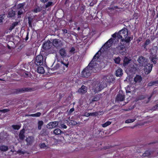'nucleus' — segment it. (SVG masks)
Instances as JSON below:
<instances>
[{
	"label": "nucleus",
	"mask_w": 158,
	"mask_h": 158,
	"mask_svg": "<svg viewBox=\"0 0 158 158\" xmlns=\"http://www.w3.org/2000/svg\"><path fill=\"white\" fill-rule=\"evenodd\" d=\"M126 43L121 41L120 44L116 47L115 49L117 53L123 55L126 53Z\"/></svg>",
	"instance_id": "7ed1b4c3"
},
{
	"label": "nucleus",
	"mask_w": 158,
	"mask_h": 158,
	"mask_svg": "<svg viewBox=\"0 0 158 158\" xmlns=\"http://www.w3.org/2000/svg\"><path fill=\"white\" fill-rule=\"evenodd\" d=\"M23 11L22 10H20L19 11H18V16L19 17L21 15L23 14Z\"/></svg>",
	"instance_id": "8fccbe9b"
},
{
	"label": "nucleus",
	"mask_w": 158,
	"mask_h": 158,
	"mask_svg": "<svg viewBox=\"0 0 158 158\" xmlns=\"http://www.w3.org/2000/svg\"><path fill=\"white\" fill-rule=\"evenodd\" d=\"M52 44L56 48L61 47L62 45V42L60 40L58 39H55L53 40Z\"/></svg>",
	"instance_id": "9d476101"
},
{
	"label": "nucleus",
	"mask_w": 158,
	"mask_h": 158,
	"mask_svg": "<svg viewBox=\"0 0 158 158\" xmlns=\"http://www.w3.org/2000/svg\"><path fill=\"white\" fill-rule=\"evenodd\" d=\"M74 110V109L73 107L72 108L70 109L69 110V114H71L72 113Z\"/></svg>",
	"instance_id": "13d9d810"
},
{
	"label": "nucleus",
	"mask_w": 158,
	"mask_h": 158,
	"mask_svg": "<svg viewBox=\"0 0 158 158\" xmlns=\"http://www.w3.org/2000/svg\"><path fill=\"white\" fill-rule=\"evenodd\" d=\"M158 60L157 55L155 54L152 55L151 58V61H152L154 64L156 63V61Z\"/></svg>",
	"instance_id": "5701e85b"
},
{
	"label": "nucleus",
	"mask_w": 158,
	"mask_h": 158,
	"mask_svg": "<svg viewBox=\"0 0 158 158\" xmlns=\"http://www.w3.org/2000/svg\"><path fill=\"white\" fill-rule=\"evenodd\" d=\"M18 23H19L18 22H15L12 23L9 28V30L10 31H12L15 26L18 25Z\"/></svg>",
	"instance_id": "bb28decb"
},
{
	"label": "nucleus",
	"mask_w": 158,
	"mask_h": 158,
	"mask_svg": "<svg viewBox=\"0 0 158 158\" xmlns=\"http://www.w3.org/2000/svg\"><path fill=\"white\" fill-rule=\"evenodd\" d=\"M41 2L43 3L47 2L49 0H40Z\"/></svg>",
	"instance_id": "338daca9"
},
{
	"label": "nucleus",
	"mask_w": 158,
	"mask_h": 158,
	"mask_svg": "<svg viewBox=\"0 0 158 158\" xmlns=\"http://www.w3.org/2000/svg\"><path fill=\"white\" fill-rule=\"evenodd\" d=\"M24 134L25 129L23 128L20 131L19 135V138L20 140L23 141L25 137Z\"/></svg>",
	"instance_id": "f3484780"
},
{
	"label": "nucleus",
	"mask_w": 158,
	"mask_h": 158,
	"mask_svg": "<svg viewBox=\"0 0 158 158\" xmlns=\"http://www.w3.org/2000/svg\"><path fill=\"white\" fill-rule=\"evenodd\" d=\"M59 53L62 58H64L66 56V50L64 48H62L60 50Z\"/></svg>",
	"instance_id": "6ab92c4d"
},
{
	"label": "nucleus",
	"mask_w": 158,
	"mask_h": 158,
	"mask_svg": "<svg viewBox=\"0 0 158 158\" xmlns=\"http://www.w3.org/2000/svg\"><path fill=\"white\" fill-rule=\"evenodd\" d=\"M44 62L43 56L41 55H39L36 56L35 61V64L37 65H43Z\"/></svg>",
	"instance_id": "1a4fd4ad"
},
{
	"label": "nucleus",
	"mask_w": 158,
	"mask_h": 158,
	"mask_svg": "<svg viewBox=\"0 0 158 158\" xmlns=\"http://www.w3.org/2000/svg\"><path fill=\"white\" fill-rule=\"evenodd\" d=\"M111 123V122L108 121L103 124L102 126L103 127H105L110 125Z\"/></svg>",
	"instance_id": "c9c22d12"
},
{
	"label": "nucleus",
	"mask_w": 158,
	"mask_h": 158,
	"mask_svg": "<svg viewBox=\"0 0 158 158\" xmlns=\"http://www.w3.org/2000/svg\"><path fill=\"white\" fill-rule=\"evenodd\" d=\"M52 43L50 40H48L43 43L42 47L44 50L49 49L52 47Z\"/></svg>",
	"instance_id": "ddd939ff"
},
{
	"label": "nucleus",
	"mask_w": 158,
	"mask_h": 158,
	"mask_svg": "<svg viewBox=\"0 0 158 158\" xmlns=\"http://www.w3.org/2000/svg\"><path fill=\"white\" fill-rule=\"evenodd\" d=\"M75 50V49L74 47H72L70 51V52H74Z\"/></svg>",
	"instance_id": "0e129e2a"
},
{
	"label": "nucleus",
	"mask_w": 158,
	"mask_h": 158,
	"mask_svg": "<svg viewBox=\"0 0 158 158\" xmlns=\"http://www.w3.org/2000/svg\"><path fill=\"white\" fill-rule=\"evenodd\" d=\"M113 42V39L112 38H110L106 42V44L109 43L111 45Z\"/></svg>",
	"instance_id": "49530a36"
},
{
	"label": "nucleus",
	"mask_w": 158,
	"mask_h": 158,
	"mask_svg": "<svg viewBox=\"0 0 158 158\" xmlns=\"http://www.w3.org/2000/svg\"><path fill=\"white\" fill-rule=\"evenodd\" d=\"M61 132V131L59 128L55 129L53 131L54 134L56 135H60Z\"/></svg>",
	"instance_id": "cd10ccee"
},
{
	"label": "nucleus",
	"mask_w": 158,
	"mask_h": 158,
	"mask_svg": "<svg viewBox=\"0 0 158 158\" xmlns=\"http://www.w3.org/2000/svg\"><path fill=\"white\" fill-rule=\"evenodd\" d=\"M148 45L146 44L145 43H144L143 44L142 46V47L143 48V49L147 51L148 50V49L147 48V46Z\"/></svg>",
	"instance_id": "09e8293b"
},
{
	"label": "nucleus",
	"mask_w": 158,
	"mask_h": 158,
	"mask_svg": "<svg viewBox=\"0 0 158 158\" xmlns=\"http://www.w3.org/2000/svg\"><path fill=\"white\" fill-rule=\"evenodd\" d=\"M154 85V84L153 82V81H151L148 83V86H151Z\"/></svg>",
	"instance_id": "5fc2aeb1"
},
{
	"label": "nucleus",
	"mask_w": 158,
	"mask_h": 158,
	"mask_svg": "<svg viewBox=\"0 0 158 158\" xmlns=\"http://www.w3.org/2000/svg\"><path fill=\"white\" fill-rule=\"evenodd\" d=\"M4 15H0V24H2L3 20L4 19L3 16Z\"/></svg>",
	"instance_id": "de8ad7c7"
},
{
	"label": "nucleus",
	"mask_w": 158,
	"mask_h": 158,
	"mask_svg": "<svg viewBox=\"0 0 158 158\" xmlns=\"http://www.w3.org/2000/svg\"><path fill=\"white\" fill-rule=\"evenodd\" d=\"M135 84L128 85L126 88V92L127 93H131L132 94L137 96L138 94V88H136Z\"/></svg>",
	"instance_id": "20e7f679"
},
{
	"label": "nucleus",
	"mask_w": 158,
	"mask_h": 158,
	"mask_svg": "<svg viewBox=\"0 0 158 158\" xmlns=\"http://www.w3.org/2000/svg\"><path fill=\"white\" fill-rule=\"evenodd\" d=\"M28 39V33H27L25 38V40L27 41Z\"/></svg>",
	"instance_id": "774afa93"
},
{
	"label": "nucleus",
	"mask_w": 158,
	"mask_h": 158,
	"mask_svg": "<svg viewBox=\"0 0 158 158\" xmlns=\"http://www.w3.org/2000/svg\"><path fill=\"white\" fill-rule=\"evenodd\" d=\"M27 18L28 19L29 26L30 27L32 28V22L33 21L34 18L32 16H30L28 17Z\"/></svg>",
	"instance_id": "4be33fe9"
},
{
	"label": "nucleus",
	"mask_w": 158,
	"mask_h": 158,
	"mask_svg": "<svg viewBox=\"0 0 158 158\" xmlns=\"http://www.w3.org/2000/svg\"><path fill=\"white\" fill-rule=\"evenodd\" d=\"M34 140V137L32 136H29L26 139L27 145H31L33 143Z\"/></svg>",
	"instance_id": "a211bd4d"
},
{
	"label": "nucleus",
	"mask_w": 158,
	"mask_h": 158,
	"mask_svg": "<svg viewBox=\"0 0 158 158\" xmlns=\"http://www.w3.org/2000/svg\"><path fill=\"white\" fill-rule=\"evenodd\" d=\"M101 69L98 64H92L90 62L88 65L81 72V75L83 77H88L90 76L92 73H95Z\"/></svg>",
	"instance_id": "f257e3e1"
},
{
	"label": "nucleus",
	"mask_w": 158,
	"mask_h": 158,
	"mask_svg": "<svg viewBox=\"0 0 158 158\" xmlns=\"http://www.w3.org/2000/svg\"><path fill=\"white\" fill-rule=\"evenodd\" d=\"M144 67V73H142V76L143 77H146L147 74H149L152 70L153 67L152 64L148 63L143 66Z\"/></svg>",
	"instance_id": "39448f33"
},
{
	"label": "nucleus",
	"mask_w": 158,
	"mask_h": 158,
	"mask_svg": "<svg viewBox=\"0 0 158 158\" xmlns=\"http://www.w3.org/2000/svg\"><path fill=\"white\" fill-rule=\"evenodd\" d=\"M63 33L64 34H66L67 33V30L66 29H64L62 30Z\"/></svg>",
	"instance_id": "e2e57ef3"
},
{
	"label": "nucleus",
	"mask_w": 158,
	"mask_h": 158,
	"mask_svg": "<svg viewBox=\"0 0 158 158\" xmlns=\"http://www.w3.org/2000/svg\"><path fill=\"white\" fill-rule=\"evenodd\" d=\"M15 14V12L13 10H11L8 12V17H14Z\"/></svg>",
	"instance_id": "393cba45"
},
{
	"label": "nucleus",
	"mask_w": 158,
	"mask_h": 158,
	"mask_svg": "<svg viewBox=\"0 0 158 158\" xmlns=\"http://www.w3.org/2000/svg\"><path fill=\"white\" fill-rule=\"evenodd\" d=\"M137 70L136 68L133 65H131L127 68L126 71L129 74H133L135 73Z\"/></svg>",
	"instance_id": "9b49d317"
},
{
	"label": "nucleus",
	"mask_w": 158,
	"mask_h": 158,
	"mask_svg": "<svg viewBox=\"0 0 158 158\" xmlns=\"http://www.w3.org/2000/svg\"><path fill=\"white\" fill-rule=\"evenodd\" d=\"M139 100H141L144 99L145 97L143 96L139 95Z\"/></svg>",
	"instance_id": "bf43d9fd"
},
{
	"label": "nucleus",
	"mask_w": 158,
	"mask_h": 158,
	"mask_svg": "<svg viewBox=\"0 0 158 158\" xmlns=\"http://www.w3.org/2000/svg\"><path fill=\"white\" fill-rule=\"evenodd\" d=\"M90 116V113L86 112L84 113V116L88 117Z\"/></svg>",
	"instance_id": "052dcab7"
},
{
	"label": "nucleus",
	"mask_w": 158,
	"mask_h": 158,
	"mask_svg": "<svg viewBox=\"0 0 158 158\" xmlns=\"http://www.w3.org/2000/svg\"><path fill=\"white\" fill-rule=\"evenodd\" d=\"M97 113L95 112L93 113H90V116H95Z\"/></svg>",
	"instance_id": "680f3d73"
},
{
	"label": "nucleus",
	"mask_w": 158,
	"mask_h": 158,
	"mask_svg": "<svg viewBox=\"0 0 158 158\" xmlns=\"http://www.w3.org/2000/svg\"><path fill=\"white\" fill-rule=\"evenodd\" d=\"M58 122L57 121H54L48 123L46 126L47 128L49 129L53 128L57 126L58 124Z\"/></svg>",
	"instance_id": "4468645a"
},
{
	"label": "nucleus",
	"mask_w": 158,
	"mask_h": 158,
	"mask_svg": "<svg viewBox=\"0 0 158 158\" xmlns=\"http://www.w3.org/2000/svg\"><path fill=\"white\" fill-rule=\"evenodd\" d=\"M39 146L41 148H44L46 147V146L45 143H42L39 144Z\"/></svg>",
	"instance_id": "37998d69"
},
{
	"label": "nucleus",
	"mask_w": 158,
	"mask_h": 158,
	"mask_svg": "<svg viewBox=\"0 0 158 158\" xmlns=\"http://www.w3.org/2000/svg\"><path fill=\"white\" fill-rule=\"evenodd\" d=\"M10 111L9 109H5L2 110H0V112H2L3 113H5Z\"/></svg>",
	"instance_id": "ea45409f"
},
{
	"label": "nucleus",
	"mask_w": 158,
	"mask_h": 158,
	"mask_svg": "<svg viewBox=\"0 0 158 158\" xmlns=\"http://www.w3.org/2000/svg\"><path fill=\"white\" fill-rule=\"evenodd\" d=\"M135 120V119H128L126 120L125 123H130L134 122Z\"/></svg>",
	"instance_id": "58836bf2"
},
{
	"label": "nucleus",
	"mask_w": 158,
	"mask_h": 158,
	"mask_svg": "<svg viewBox=\"0 0 158 158\" xmlns=\"http://www.w3.org/2000/svg\"><path fill=\"white\" fill-rule=\"evenodd\" d=\"M8 149V147L4 145L0 146V150L2 151L5 152Z\"/></svg>",
	"instance_id": "a878e982"
},
{
	"label": "nucleus",
	"mask_w": 158,
	"mask_h": 158,
	"mask_svg": "<svg viewBox=\"0 0 158 158\" xmlns=\"http://www.w3.org/2000/svg\"><path fill=\"white\" fill-rule=\"evenodd\" d=\"M60 127L64 128V129H66L67 127V126L65 124H64V123H62L60 124Z\"/></svg>",
	"instance_id": "864d4df0"
},
{
	"label": "nucleus",
	"mask_w": 158,
	"mask_h": 158,
	"mask_svg": "<svg viewBox=\"0 0 158 158\" xmlns=\"http://www.w3.org/2000/svg\"><path fill=\"white\" fill-rule=\"evenodd\" d=\"M151 154V152L148 150L146 151L143 154V156L144 157L149 156Z\"/></svg>",
	"instance_id": "473e14b6"
},
{
	"label": "nucleus",
	"mask_w": 158,
	"mask_h": 158,
	"mask_svg": "<svg viewBox=\"0 0 158 158\" xmlns=\"http://www.w3.org/2000/svg\"><path fill=\"white\" fill-rule=\"evenodd\" d=\"M60 67V64L59 63H57L55 65V66H54L51 69L53 71H54L55 70H56Z\"/></svg>",
	"instance_id": "2f4dec72"
},
{
	"label": "nucleus",
	"mask_w": 158,
	"mask_h": 158,
	"mask_svg": "<svg viewBox=\"0 0 158 158\" xmlns=\"http://www.w3.org/2000/svg\"><path fill=\"white\" fill-rule=\"evenodd\" d=\"M118 33L115 32L112 35V36L114 38H115L117 37L118 38Z\"/></svg>",
	"instance_id": "3c124183"
},
{
	"label": "nucleus",
	"mask_w": 158,
	"mask_h": 158,
	"mask_svg": "<svg viewBox=\"0 0 158 158\" xmlns=\"http://www.w3.org/2000/svg\"><path fill=\"white\" fill-rule=\"evenodd\" d=\"M53 5V3L52 2H48L45 5L46 8H48L49 7L52 6Z\"/></svg>",
	"instance_id": "4c0bfd02"
},
{
	"label": "nucleus",
	"mask_w": 158,
	"mask_h": 158,
	"mask_svg": "<svg viewBox=\"0 0 158 158\" xmlns=\"http://www.w3.org/2000/svg\"><path fill=\"white\" fill-rule=\"evenodd\" d=\"M128 31L126 28H124L118 32V38L121 39V41L126 43L130 42L132 38L128 36Z\"/></svg>",
	"instance_id": "f03ea898"
},
{
	"label": "nucleus",
	"mask_w": 158,
	"mask_h": 158,
	"mask_svg": "<svg viewBox=\"0 0 158 158\" xmlns=\"http://www.w3.org/2000/svg\"><path fill=\"white\" fill-rule=\"evenodd\" d=\"M131 61V59H130L128 58L127 57H125L123 60V66L124 67L126 66Z\"/></svg>",
	"instance_id": "412c9836"
},
{
	"label": "nucleus",
	"mask_w": 158,
	"mask_h": 158,
	"mask_svg": "<svg viewBox=\"0 0 158 158\" xmlns=\"http://www.w3.org/2000/svg\"><path fill=\"white\" fill-rule=\"evenodd\" d=\"M79 8L82 11V13H83L85 9V6L83 4H81L79 6Z\"/></svg>",
	"instance_id": "c756f323"
},
{
	"label": "nucleus",
	"mask_w": 158,
	"mask_h": 158,
	"mask_svg": "<svg viewBox=\"0 0 158 158\" xmlns=\"http://www.w3.org/2000/svg\"><path fill=\"white\" fill-rule=\"evenodd\" d=\"M142 79L141 75H139V83H140L142 81Z\"/></svg>",
	"instance_id": "69168bd1"
},
{
	"label": "nucleus",
	"mask_w": 158,
	"mask_h": 158,
	"mask_svg": "<svg viewBox=\"0 0 158 158\" xmlns=\"http://www.w3.org/2000/svg\"><path fill=\"white\" fill-rule=\"evenodd\" d=\"M69 123L73 125H75L77 124V123L76 121L73 120H71Z\"/></svg>",
	"instance_id": "a19ab883"
},
{
	"label": "nucleus",
	"mask_w": 158,
	"mask_h": 158,
	"mask_svg": "<svg viewBox=\"0 0 158 158\" xmlns=\"http://www.w3.org/2000/svg\"><path fill=\"white\" fill-rule=\"evenodd\" d=\"M12 127L15 130H18L21 128V126L16 125H12Z\"/></svg>",
	"instance_id": "e433bc0d"
},
{
	"label": "nucleus",
	"mask_w": 158,
	"mask_h": 158,
	"mask_svg": "<svg viewBox=\"0 0 158 158\" xmlns=\"http://www.w3.org/2000/svg\"><path fill=\"white\" fill-rule=\"evenodd\" d=\"M114 62L117 64H119L121 59L120 57L118 56L117 57H115L114 59Z\"/></svg>",
	"instance_id": "f704fd0d"
},
{
	"label": "nucleus",
	"mask_w": 158,
	"mask_h": 158,
	"mask_svg": "<svg viewBox=\"0 0 158 158\" xmlns=\"http://www.w3.org/2000/svg\"><path fill=\"white\" fill-rule=\"evenodd\" d=\"M101 54V51L100 50H99L98 52L94 56L93 59L91 61L92 62V64H97V63H94V61L97 60H98Z\"/></svg>",
	"instance_id": "2eb2a0df"
},
{
	"label": "nucleus",
	"mask_w": 158,
	"mask_h": 158,
	"mask_svg": "<svg viewBox=\"0 0 158 158\" xmlns=\"http://www.w3.org/2000/svg\"><path fill=\"white\" fill-rule=\"evenodd\" d=\"M44 124V122L42 121H39L38 122V129L40 130L42 128V126Z\"/></svg>",
	"instance_id": "7c9ffc66"
},
{
	"label": "nucleus",
	"mask_w": 158,
	"mask_h": 158,
	"mask_svg": "<svg viewBox=\"0 0 158 158\" xmlns=\"http://www.w3.org/2000/svg\"><path fill=\"white\" fill-rule=\"evenodd\" d=\"M41 113L40 112H38L35 114H29V115L31 117H39L41 115Z\"/></svg>",
	"instance_id": "c85d7f7f"
},
{
	"label": "nucleus",
	"mask_w": 158,
	"mask_h": 158,
	"mask_svg": "<svg viewBox=\"0 0 158 158\" xmlns=\"http://www.w3.org/2000/svg\"><path fill=\"white\" fill-rule=\"evenodd\" d=\"M134 81L136 83H137L138 81V75H136V77L134 78Z\"/></svg>",
	"instance_id": "603ef678"
},
{
	"label": "nucleus",
	"mask_w": 158,
	"mask_h": 158,
	"mask_svg": "<svg viewBox=\"0 0 158 158\" xmlns=\"http://www.w3.org/2000/svg\"><path fill=\"white\" fill-rule=\"evenodd\" d=\"M87 91V87L84 85H82L81 87L78 90V92L81 94H85Z\"/></svg>",
	"instance_id": "dca6fc26"
},
{
	"label": "nucleus",
	"mask_w": 158,
	"mask_h": 158,
	"mask_svg": "<svg viewBox=\"0 0 158 158\" xmlns=\"http://www.w3.org/2000/svg\"><path fill=\"white\" fill-rule=\"evenodd\" d=\"M148 63L147 59L142 56L139 57V66H143Z\"/></svg>",
	"instance_id": "f8f14e48"
},
{
	"label": "nucleus",
	"mask_w": 158,
	"mask_h": 158,
	"mask_svg": "<svg viewBox=\"0 0 158 158\" xmlns=\"http://www.w3.org/2000/svg\"><path fill=\"white\" fill-rule=\"evenodd\" d=\"M123 74V70L120 68H118L116 71L115 75L117 77H120Z\"/></svg>",
	"instance_id": "aec40b11"
},
{
	"label": "nucleus",
	"mask_w": 158,
	"mask_h": 158,
	"mask_svg": "<svg viewBox=\"0 0 158 158\" xmlns=\"http://www.w3.org/2000/svg\"><path fill=\"white\" fill-rule=\"evenodd\" d=\"M58 62H60L61 64H60V67H62V69H61L62 71H61V73L64 72V70L66 71L69 65V61L68 60H67L64 59L63 60H58Z\"/></svg>",
	"instance_id": "423d86ee"
},
{
	"label": "nucleus",
	"mask_w": 158,
	"mask_h": 158,
	"mask_svg": "<svg viewBox=\"0 0 158 158\" xmlns=\"http://www.w3.org/2000/svg\"><path fill=\"white\" fill-rule=\"evenodd\" d=\"M24 4V3H19L18 5V8L20 9L23 8Z\"/></svg>",
	"instance_id": "c03bdc74"
},
{
	"label": "nucleus",
	"mask_w": 158,
	"mask_h": 158,
	"mask_svg": "<svg viewBox=\"0 0 158 158\" xmlns=\"http://www.w3.org/2000/svg\"><path fill=\"white\" fill-rule=\"evenodd\" d=\"M151 42L150 40L147 39L145 41L144 43L145 44H147V45H148L151 43Z\"/></svg>",
	"instance_id": "4d7b16f0"
},
{
	"label": "nucleus",
	"mask_w": 158,
	"mask_h": 158,
	"mask_svg": "<svg viewBox=\"0 0 158 158\" xmlns=\"http://www.w3.org/2000/svg\"><path fill=\"white\" fill-rule=\"evenodd\" d=\"M104 46L106 48H110L111 45V44H110L108 43L107 44H106V43L104 45Z\"/></svg>",
	"instance_id": "a18cd8bd"
},
{
	"label": "nucleus",
	"mask_w": 158,
	"mask_h": 158,
	"mask_svg": "<svg viewBox=\"0 0 158 158\" xmlns=\"http://www.w3.org/2000/svg\"><path fill=\"white\" fill-rule=\"evenodd\" d=\"M42 10V9L40 6H38L37 8H35L33 10V11L35 13H37L38 12H40Z\"/></svg>",
	"instance_id": "72a5a7b5"
},
{
	"label": "nucleus",
	"mask_w": 158,
	"mask_h": 158,
	"mask_svg": "<svg viewBox=\"0 0 158 158\" xmlns=\"http://www.w3.org/2000/svg\"><path fill=\"white\" fill-rule=\"evenodd\" d=\"M99 99L98 97L97 96H94L93 97L92 100H91L92 102H94L98 101Z\"/></svg>",
	"instance_id": "79ce46f5"
},
{
	"label": "nucleus",
	"mask_w": 158,
	"mask_h": 158,
	"mask_svg": "<svg viewBox=\"0 0 158 158\" xmlns=\"http://www.w3.org/2000/svg\"><path fill=\"white\" fill-rule=\"evenodd\" d=\"M153 94H151V95L148 97V101L146 102V103H148L149 101H150V100H151V99L152 98V95H153Z\"/></svg>",
	"instance_id": "6e6d98bb"
},
{
	"label": "nucleus",
	"mask_w": 158,
	"mask_h": 158,
	"mask_svg": "<svg viewBox=\"0 0 158 158\" xmlns=\"http://www.w3.org/2000/svg\"><path fill=\"white\" fill-rule=\"evenodd\" d=\"M125 94L122 91H119L115 98V101L117 102H122L125 100Z\"/></svg>",
	"instance_id": "6e6552de"
},
{
	"label": "nucleus",
	"mask_w": 158,
	"mask_h": 158,
	"mask_svg": "<svg viewBox=\"0 0 158 158\" xmlns=\"http://www.w3.org/2000/svg\"><path fill=\"white\" fill-rule=\"evenodd\" d=\"M33 89L31 88L27 87L22 88H19L14 90L13 92L14 94H18L20 93L29 92L32 91Z\"/></svg>",
	"instance_id": "0eeeda50"
},
{
	"label": "nucleus",
	"mask_w": 158,
	"mask_h": 158,
	"mask_svg": "<svg viewBox=\"0 0 158 158\" xmlns=\"http://www.w3.org/2000/svg\"><path fill=\"white\" fill-rule=\"evenodd\" d=\"M37 72L43 74L45 72V70H44L43 67L42 66H39L38 67L37 69Z\"/></svg>",
	"instance_id": "b1692460"
}]
</instances>
